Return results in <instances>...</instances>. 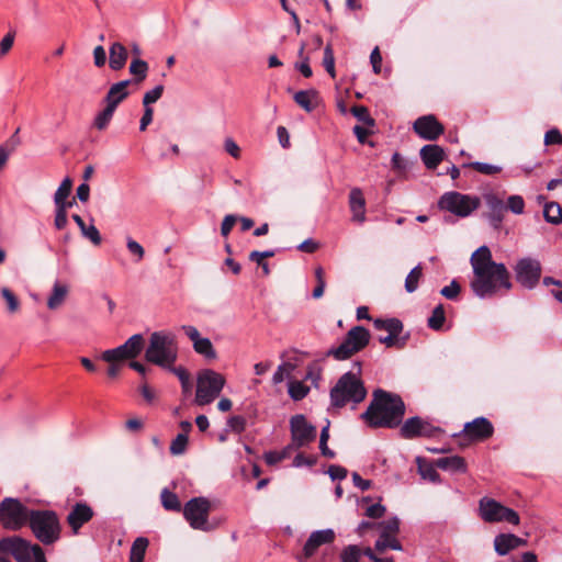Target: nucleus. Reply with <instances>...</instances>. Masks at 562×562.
I'll list each match as a JSON object with an SVG mask.
<instances>
[{
  "instance_id": "1",
  "label": "nucleus",
  "mask_w": 562,
  "mask_h": 562,
  "mask_svg": "<svg viewBox=\"0 0 562 562\" xmlns=\"http://www.w3.org/2000/svg\"><path fill=\"white\" fill-rule=\"evenodd\" d=\"M470 263L473 270L470 288L477 297L490 299L513 288L506 266L493 260L487 246L479 247L472 254Z\"/></svg>"
},
{
  "instance_id": "2",
  "label": "nucleus",
  "mask_w": 562,
  "mask_h": 562,
  "mask_svg": "<svg viewBox=\"0 0 562 562\" xmlns=\"http://www.w3.org/2000/svg\"><path fill=\"white\" fill-rule=\"evenodd\" d=\"M405 415V404L397 394L384 390H375L368 408L361 419L371 428H396Z\"/></svg>"
},
{
  "instance_id": "3",
  "label": "nucleus",
  "mask_w": 562,
  "mask_h": 562,
  "mask_svg": "<svg viewBox=\"0 0 562 562\" xmlns=\"http://www.w3.org/2000/svg\"><path fill=\"white\" fill-rule=\"evenodd\" d=\"M178 358V345L175 334L154 331L145 350V359L164 369H171Z\"/></svg>"
},
{
  "instance_id": "4",
  "label": "nucleus",
  "mask_w": 562,
  "mask_h": 562,
  "mask_svg": "<svg viewBox=\"0 0 562 562\" xmlns=\"http://www.w3.org/2000/svg\"><path fill=\"white\" fill-rule=\"evenodd\" d=\"M27 525L33 536L44 546H52L60 539L61 524L52 509H32Z\"/></svg>"
},
{
  "instance_id": "5",
  "label": "nucleus",
  "mask_w": 562,
  "mask_h": 562,
  "mask_svg": "<svg viewBox=\"0 0 562 562\" xmlns=\"http://www.w3.org/2000/svg\"><path fill=\"white\" fill-rule=\"evenodd\" d=\"M367 396L363 382L353 372L344 373L330 390V402L334 407L341 408L347 403H361Z\"/></svg>"
},
{
  "instance_id": "6",
  "label": "nucleus",
  "mask_w": 562,
  "mask_h": 562,
  "mask_svg": "<svg viewBox=\"0 0 562 562\" xmlns=\"http://www.w3.org/2000/svg\"><path fill=\"white\" fill-rule=\"evenodd\" d=\"M225 382L224 375L212 369L199 372L195 392L196 405L204 406L212 403L221 394Z\"/></svg>"
},
{
  "instance_id": "7",
  "label": "nucleus",
  "mask_w": 562,
  "mask_h": 562,
  "mask_svg": "<svg viewBox=\"0 0 562 562\" xmlns=\"http://www.w3.org/2000/svg\"><path fill=\"white\" fill-rule=\"evenodd\" d=\"M30 516L31 510L19 498L5 497L0 502V524L8 530H20Z\"/></svg>"
},
{
  "instance_id": "8",
  "label": "nucleus",
  "mask_w": 562,
  "mask_h": 562,
  "mask_svg": "<svg viewBox=\"0 0 562 562\" xmlns=\"http://www.w3.org/2000/svg\"><path fill=\"white\" fill-rule=\"evenodd\" d=\"M370 341V331L363 326L352 327L346 335L344 341L330 349L327 355L337 360H346L362 350Z\"/></svg>"
},
{
  "instance_id": "9",
  "label": "nucleus",
  "mask_w": 562,
  "mask_h": 562,
  "mask_svg": "<svg viewBox=\"0 0 562 562\" xmlns=\"http://www.w3.org/2000/svg\"><path fill=\"white\" fill-rule=\"evenodd\" d=\"M479 515L485 522H508L519 525L520 518L516 510L504 506L494 498L484 496L479 501Z\"/></svg>"
},
{
  "instance_id": "10",
  "label": "nucleus",
  "mask_w": 562,
  "mask_h": 562,
  "mask_svg": "<svg viewBox=\"0 0 562 562\" xmlns=\"http://www.w3.org/2000/svg\"><path fill=\"white\" fill-rule=\"evenodd\" d=\"M5 552L11 554L18 562L43 561L44 550L40 544L31 543L20 537H9L0 540Z\"/></svg>"
},
{
  "instance_id": "11",
  "label": "nucleus",
  "mask_w": 562,
  "mask_h": 562,
  "mask_svg": "<svg viewBox=\"0 0 562 562\" xmlns=\"http://www.w3.org/2000/svg\"><path fill=\"white\" fill-rule=\"evenodd\" d=\"M438 205L441 210H446L459 217H467L473 211L479 209L481 205V200L477 196H471L457 191H451L445 193L440 198Z\"/></svg>"
},
{
  "instance_id": "12",
  "label": "nucleus",
  "mask_w": 562,
  "mask_h": 562,
  "mask_svg": "<svg viewBox=\"0 0 562 562\" xmlns=\"http://www.w3.org/2000/svg\"><path fill=\"white\" fill-rule=\"evenodd\" d=\"M211 503L205 497H194L186 503L183 516L193 529L210 531L213 526L209 524Z\"/></svg>"
},
{
  "instance_id": "13",
  "label": "nucleus",
  "mask_w": 562,
  "mask_h": 562,
  "mask_svg": "<svg viewBox=\"0 0 562 562\" xmlns=\"http://www.w3.org/2000/svg\"><path fill=\"white\" fill-rule=\"evenodd\" d=\"M292 446L295 449L307 446L316 439V427L310 424L306 417L297 414L290 419Z\"/></svg>"
},
{
  "instance_id": "14",
  "label": "nucleus",
  "mask_w": 562,
  "mask_h": 562,
  "mask_svg": "<svg viewBox=\"0 0 562 562\" xmlns=\"http://www.w3.org/2000/svg\"><path fill=\"white\" fill-rule=\"evenodd\" d=\"M439 432H442L440 427L435 426L430 422L418 416L406 419L400 430L401 436L405 439H413L416 437L430 438L437 436Z\"/></svg>"
},
{
  "instance_id": "15",
  "label": "nucleus",
  "mask_w": 562,
  "mask_h": 562,
  "mask_svg": "<svg viewBox=\"0 0 562 562\" xmlns=\"http://www.w3.org/2000/svg\"><path fill=\"white\" fill-rule=\"evenodd\" d=\"M517 281L527 289H533L541 277L540 261L532 258H522L515 266Z\"/></svg>"
},
{
  "instance_id": "16",
  "label": "nucleus",
  "mask_w": 562,
  "mask_h": 562,
  "mask_svg": "<svg viewBox=\"0 0 562 562\" xmlns=\"http://www.w3.org/2000/svg\"><path fill=\"white\" fill-rule=\"evenodd\" d=\"M493 435V424L485 417H476L472 422L465 423L462 431L456 436L467 438L470 441L481 442L490 439Z\"/></svg>"
},
{
  "instance_id": "17",
  "label": "nucleus",
  "mask_w": 562,
  "mask_h": 562,
  "mask_svg": "<svg viewBox=\"0 0 562 562\" xmlns=\"http://www.w3.org/2000/svg\"><path fill=\"white\" fill-rule=\"evenodd\" d=\"M413 128L417 135L427 140H436L445 132L443 125L432 114L418 117Z\"/></svg>"
},
{
  "instance_id": "18",
  "label": "nucleus",
  "mask_w": 562,
  "mask_h": 562,
  "mask_svg": "<svg viewBox=\"0 0 562 562\" xmlns=\"http://www.w3.org/2000/svg\"><path fill=\"white\" fill-rule=\"evenodd\" d=\"M93 513L92 507L83 502L76 503L71 507L66 520L75 535L79 532L85 524L92 519Z\"/></svg>"
},
{
  "instance_id": "19",
  "label": "nucleus",
  "mask_w": 562,
  "mask_h": 562,
  "mask_svg": "<svg viewBox=\"0 0 562 562\" xmlns=\"http://www.w3.org/2000/svg\"><path fill=\"white\" fill-rule=\"evenodd\" d=\"M335 540V532L333 529H323L313 531L303 548V558L307 560L317 551L323 544H329Z\"/></svg>"
},
{
  "instance_id": "20",
  "label": "nucleus",
  "mask_w": 562,
  "mask_h": 562,
  "mask_svg": "<svg viewBox=\"0 0 562 562\" xmlns=\"http://www.w3.org/2000/svg\"><path fill=\"white\" fill-rule=\"evenodd\" d=\"M527 541L514 533H499L494 539V549L498 555H506L512 550L522 547Z\"/></svg>"
},
{
  "instance_id": "21",
  "label": "nucleus",
  "mask_w": 562,
  "mask_h": 562,
  "mask_svg": "<svg viewBox=\"0 0 562 562\" xmlns=\"http://www.w3.org/2000/svg\"><path fill=\"white\" fill-rule=\"evenodd\" d=\"M486 206L488 207V221L494 228H498L503 222L506 206L504 202L495 194L490 193L484 196Z\"/></svg>"
},
{
  "instance_id": "22",
  "label": "nucleus",
  "mask_w": 562,
  "mask_h": 562,
  "mask_svg": "<svg viewBox=\"0 0 562 562\" xmlns=\"http://www.w3.org/2000/svg\"><path fill=\"white\" fill-rule=\"evenodd\" d=\"M349 207L353 222L361 224L366 221V200L360 188H353L350 190Z\"/></svg>"
},
{
  "instance_id": "23",
  "label": "nucleus",
  "mask_w": 562,
  "mask_h": 562,
  "mask_svg": "<svg viewBox=\"0 0 562 562\" xmlns=\"http://www.w3.org/2000/svg\"><path fill=\"white\" fill-rule=\"evenodd\" d=\"M420 158L427 169H436L443 160L445 150L439 145H425L420 149Z\"/></svg>"
},
{
  "instance_id": "24",
  "label": "nucleus",
  "mask_w": 562,
  "mask_h": 562,
  "mask_svg": "<svg viewBox=\"0 0 562 562\" xmlns=\"http://www.w3.org/2000/svg\"><path fill=\"white\" fill-rule=\"evenodd\" d=\"M131 82L132 81L127 79L112 85L104 98L105 103L116 109L117 105L128 97L127 87Z\"/></svg>"
},
{
  "instance_id": "25",
  "label": "nucleus",
  "mask_w": 562,
  "mask_h": 562,
  "mask_svg": "<svg viewBox=\"0 0 562 562\" xmlns=\"http://www.w3.org/2000/svg\"><path fill=\"white\" fill-rule=\"evenodd\" d=\"M128 58L126 47L120 43L114 42L109 48V66L112 70H121L124 68Z\"/></svg>"
},
{
  "instance_id": "26",
  "label": "nucleus",
  "mask_w": 562,
  "mask_h": 562,
  "mask_svg": "<svg viewBox=\"0 0 562 562\" xmlns=\"http://www.w3.org/2000/svg\"><path fill=\"white\" fill-rule=\"evenodd\" d=\"M436 467L452 473H465L468 465L465 459L460 456L442 457L436 460Z\"/></svg>"
},
{
  "instance_id": "27",
  "label": "nucleus",
  "mask_w": 562,
  "mask_h": 562,
  "mask_svg": "<svg viewBox=\"0 0 562 562\" xmlns=\"http://www.w3.org/2000/svg\"><path fill=\"white\" fill-rule=\"evenodd\" d=\"M294 101L306 112H312L318 103V93L314 89L301 90L294 94Z\"/></svg>"
},
{
  "instance_id": "28",
  "label": "nucleus",
  "mask_w": 562,
  "mask_h": 562,
  "mask_svg": "<svg viewBox=\"0 0 562 562\" xmlns=\"http://www.w3.org/2000/svg\"><path fill=\"white\" fill-rule=\"evenodd\" d=\"M69 292V288L67 284L60 283L59 281H56L53 285L52 294L49 295L47 300V307L49 310H57L60 307Z\"/></svg>"
},
{
  "instance_id": "29",
  "label": "nucleus",
  "mask_w": 562,
  "mask_h": 562,
  "mask_svg": "<svg viewBox=\"0 0 562 562\" xmlns=\"http://www.w3.org/2000/svg\"><path fill=\"white\" fill-rule=\"evenodd\" d=\"M144 337L140 334H135L130 337L123 345L119 346L127 359L137 357L144 348Z\"/></svg>"
},
{
  "instance_id": "30",
  "label": "nucleus",
  "mask_w": 562,
  "mask_h": 562,
  "mask_svg": "<svg viewBox=\"0 0 562 562\" xmlns=\"http://www.w3.org/2000/svg\"><path fill=\"white\" fill-rule=\"evenodd\" d=\"M149 541L145 537H138L134 540L131 552L130 562H144L145 553L148 548Z\"/></svg>"
},
{
  "instance_id": "31",
  "label": "nucleus",
  "mask_w": 562,
  "mask_h": 562,
  "mask_svg": "<svg viewBox=\"0 0 562 562\" xmlns=\"http://www.w3.org/2000/svg\"><path fill=\"white\" fill-rule=\"evenodd\" d=\"M373 325L378 330H386L389 334L394 335H400L403 330V323L398 318H376Z\"/></svg>"
},
{
  "instance_id": "32",
  "label": "nucleus",
  "mask_w": 562,
  "mask_h": 562,
  "mask_svg": "<svg viewBox=\"0 0 562 562\" xmlns=\"http://www.w3.org/2000/svg\"><path fill=\"white\" fill-rule=\"evenodd\" d=\"M161 505L166 510L180 512L181 503L176 493L164 488L160 493Z\"/></svg>"
},
{
  "instance_id": "33",
  "label": "nucleus",
  "mask_w": 562,
  "mask_h": 562,
  "mask_svg": "<svg viewBox=\"0 0 562 562\" xmlns=\"http://www.w3.org/2000/svg\"><path fill=\"white\" fill-rule=\"evenodd\" d=\"M386 549L397 551H401L403 549L401 542L396 538V535H390L386 537L380 535L379 539L375 541V550L382 553Z\"/></svg>"
},
{
  "instance_id": "34",
  "label": "nucleus",
  "mask_w": 562,
  "mask_h": 562,
  "mask_svg": "<svg viewBox=\"0 0 562 562\" xmlns=\"http://www.w3.org/2000/svg\"><path fill=\"white\" fill-rule=\"evenodd\" d=\"M543 216L548 223L560 224L562 222V209L557 202H549L544 205Z\"/></svg>"
},
{
  "instance_id": "35",
  "label": "nucleus",
  "mask_w": 562,
  "mask_h": 562,
  "mask_svg": "<svg viewBox=\"0 0 562 562\" xmlns=\"http://www.w3.org/2000/svg\"><path fill=\"white\" fill-rule=\"evenodd\" d=\"M130 72L134 76L135 82H142L147 77L148 64L139 58H134L130 65Z\"/></svg>"
},
{
  "instance_id": "36",
  "label": "nucleus",
  "mask_w": 562,
  "mask_h": 562,
  "mask_svg": "<svg viewBox=\"0 0 562 562\" xmlns=\"http://www.w3.org/2000/svg\"><path fill=\"white\" fill-rule=\"evenodd\" d=\"M115 110L116 109L106 104L105 108L94 117V127L99 131H103L104 128H106V126L113 117Z\"/></svg>"
},
{
  "instance_id": "37",
  "label": "nucleus",
  "mask_w": 562,
  "mask_h": 562,
  "mask_svg": "<svg viewBox=\"0 0 562 562\" xmlns=\"http://www.w3.org/2000/svg\"><path fill=\"white\" fill-rule=\"evenodd\" d=\"M422 276H423L422 265H417L409 271V273L407 274V277L405 279V290L408 293H413L417 290L418 282L420 280Z\"/></svg>"
},
{
  "instance_id": "38",
  "label": "nucleus",
  "mask_w": 562,
  "mask_h": 562,
  "mask_svg": "<svg viewBox=\"0 0 562 562\" xmlns=\"http://www.w3.org/2000/svg\"><path fill=\"white\" fill-rule=\"evenodd\" d=\"M72 189V180L69 177H66L59 187L57 188L54 194V203L55 205H63V200L68 199Z\"/></svg>"
},
{
  "instance_id": "39",
  "label": "nucleus",
  "mask_w": 562,
  "mask_h": 562,
  "mask_svg": "<svg viewBox=\"0 0 562 562\" xmlns=\"http://www.w3.org/2000/svg\"><path fill=\"white\" fill-rule=\"evenodd\" d=\"M289 395L293 401L303 400L310 392V387L300 381L289 382Z\"/></svg>"
},
{
  "instance_id": "40",
  "label": "nucleus",
  "mask_w": 562,
  "mask_h": 562,
  "mask_svg": "<svg viewBox=\"0 0 562 562\" xmlns=\"http://www.w3.org/2000/svg\"><path fill=\"white\" fill-rule=\"evenodd\" d=\"M195 352L204 356L207 359H215L216 351L209 338H201L193 345Z\"/></svg>"
},
{
  "instance_id": "41",
  "label": "nucleus",
  "mask_w": 562,
  "mask_h": 562,
  "mask_svg": "<svg viewBox=\"0 0 562 562\" xmlns=\"http://www.w3.org/2000/svg\"><path fill=\"white\" fill-rule=\"evenodd\" d=\"M446 321V314L443 306L439 304L436 306L431 313V316L428 318V327L435 330L441 329L443 326V323Z\"/></svg>"
},
{
  "instance_id": "42",
  "label": "nucleus",
  "mask_w": 562,
  "mask_h": 562,
  "mask_svg": "<svg viewBox=\"0 0 562 562\" xmlns=\"http://www.w3.org/2000/svg\"><path fill=\"white\" fill-rule=\"evenodd\" d=\"M436 464L431 463H420L418 464V471L419 474L424 480H428L432 483H439L440 482V475L436 470Z\"/></svg>"
},
{
  "instance_id": "43",
  "label": "nucleus",
  "mask_w": 562,
  "mask_h": 562,
  "mask_svg": "<svg viewBox=\"0 0 562 562\" xmlns=\"http://www.w3.org/2000/svg\"><path fill=\"white\" fill-rule=\"evenodd\" d=\"M173 374H176L181 383L182 392L184 395H188L191 393L192 384L190 382V376L187 372V370L182 367L175 368L172 367L169 369Z\"/></svg>"
},
{
  "instance_id": "44",
  "label": "nucleus",
  "mask_w": 562,
  "mask_h": 562,
  "mask_svg": "<svg viewBox=\"0 0 562 562\" xmlns=\"http://www.w3.org/2000/svg\"><path fill=\"white\" fill-rule=\"evenodd\" d=\"M464 167H470L480 173L488 175V176L496 175L502 171V167H499V166L481 162V161L470 162V164L464 165Z\"/></svg>"
},
{
  "instance_id": "45",
  "label": "nucleus",
  "mask_w": 562,
  "mask_h": 562,
  "mask_svg": "<svg viewBox=\"0 0 562 562\" xmlns=\"http://www.w3.org/2000/svg\"><path fill=\"white\" fill-rule=\"evenodd\" d=\"M1 295L7 303V310L10 314H14L20 310V301L10 289L2 288Z\"/></svg>"
},
{
  "instance_id": "46",
  "label": "nucleus",
  "mask_w": 562,
  "mask_h": 562,
  "mask_svg": "<svg viewBox=\"0 0 562 562\" xmlns=\"http://www.w3.org/2000/svg\"><path fill=\"white\" fill-rule=\"evenodd\" d=\"M295 369V366L291 362L281 363L277 371L273 373L272 382L273 384H280L284 381L285 378L290 376L292 371Z\"/></svg>"
},
{
  "instance_id": "47",
  "label": "nucleus",
  "mask_w": 562,
  "mask_h": 562,
  "mask_svg": "<svg viewBox=\"0 0 562 562\" xmlns=\"http://www.w3.org/2000/svg\"><path fill=\"white\" fill-rule=\"evenodd\" d=\"M351 113L358 121L362 122L364 125H374V120L370 115L368 108L363 105H355L351 108Z\"/></svg>"
},
{
  "instance_id": "48",
  "label": "nucleus",
  "mask_w": 562,
  "mask_h": 562,
  "mask_svg": "<svg viewBox=\"0 0 562 562\" xmlns=\"http://www.w3.org/2000/svg\"><path fill=\"white\" fill-rule=\"evenodd\" d=\"M323 65L331 78L336 77L334 50L330 44L324 49Z\"/></svg>"
},
{
  "instance_id": "49",
  "label": "nucleus",
  "mask_w": 562,
  "mask_h": 562,
  "mask_svg": "<svg viewBox=\"0 0 562 562\" xmlns=\"http://www.w3.org/2000/svg\"><path fill=\"white\" fill-rule=\"evenodd\" d=\"M188 446V436L186 434H178L170 445V453L180 456L184 453Z\"/></svg>"
},
{
  "instance_id": "50",
  "label": "nucleus",
  "mask_w": 562,
  "mask_h": 562,
  "mask_svg": "<svg viewBox=\"0 0 562 562\" xmlns=\"http://www.w3.org/2000/svg\"><path fill=\"white\" fill-rule=\"evenodd\" d=\"M379 527L381 528L380 535H383V537L390 535H397L400 531V520L397 517H393L391 519L380 522Z\"/></svg>"
},
{
  "instance_id": "51",
  "label": "nucleus",
  "mask_w": 562,
  "mask_h": 562,
  "mask_svg": "<svg viewBox=\"0 0 562 562\" xmlns=\"http://www.w3.org/2000/svg\"><path fill=\"white\" fill-rule=\"evenodd\" d=\"M362 551L358 546L350 544L341 552V562H359Z\"/></svg>"
},
{
  "instance_id": "52",
  "label": "nucleus",
  "mask_w": 562,
  "mask_h": 562,
  "mask_svg": "<svg viewBox=\"0 0 562 562\" xmlns=\"http://www.w3.org/2000/svg\"><path fill=\"white\" fill-rule=\"evenodd\" d=\"M162 92H164V86L162 85H158L154 89L147 91L144 94V97H143V104H144V106L145 108H150L149 105L151 103H155L156 101H158L161 98Z\"/></svg>"
},
{
  "instance_id": "53",
  "label": "nucleus",
  "mask_w": 562,
  "mask_h": 562,
  "mask_svg": "<svg viewBox=\"0 0 562 562\" xmlns=\"http://www.w3.org/2000/svg\"><path fill=\"white\" fill-rule=\"evenodd\" d=\"M120 350H121L120 347H116L113 349H108L102 352L101 359L105 362H113V363H117L122 360L127 359L126 356Z\"/></svg>"
},
{
  "instance_id": "54",
  "label": "nucleus",
  "mask_w": 562,
  "mask_h": 562,
  "mask_svg": "<svg viewBox=\"0 0 562 562\" xmlns=\"http://www.w3.org/2000/svg\"><path fill=\"white\" fill-rule=\"evenodd\" d=\"M246 418L240 415H235L228 418L227 427L229 430L240 434L246 429Z\"/></svg>"
},
{
  "instance_id": "55",
  "label": "nucleus",
  "mask_w": 562,
  "mask_h": 562,
  "mask_svg": "<svg viewBox=\"0 0 562 562\" xmlns=\"http://www.w3.org/2000/svg\"><path fill=\"white\" fill-rule=\"evenodd\" d=\"M461 286L457 280H452L451 283L447 286H443L440 291V294L448 300H454L460 294Z\"/></svg>"
},
{
  "instance_id": "56",
  "label": "nucleus",
  "mask_w": 562,
  "mask_h": 562,
  "mask_svg": "<svg viewBox=\"0 0 562 562\" xmlns=\"http://www.w3.org/2000/svg\"><path fill=\"white\" fill-rule=\"evenodd\" d=\"M55 220L54 225L56 229L61 231L68 224L67 213L64 211V205H55Z\"/></svg>"
},
{
  "instance_id": "57",
  "label": "nucleus",
  "mask_w": 562,
  "mask_h": 562,
  "mask_svg": "<svg viewBox=\"0 0 562 562\" xmlns=\"http://www.w3.org/2000/svg\"><path fill=\"white\" fill-rule=\"evenodd\" d=\"M15 38L14 32L7 33L0 41V59H2L13 47Z\"/></svg>"
},
{
  "instance_id": "58",
  "label": "nucleus",
  "mask_w": 562,
  "mask_h": 562,
  "mask_svg": "<svg viewBox=\"0 0 562 562\" xmlns=\"http://www.w3.org/2000/svg\"><path fill=\"white\" fill-rule=\"evenodd\" d=\"M81 234L95 246H99L102 241L100 232L93 224L86 226Z\"/></svg>"
},
{
  "instance_id": "59",
  "label": "nucleus",
  "mask_w": 562,
  "mask_h": 562,
  "mask_svg": "<svg viewBox=\"0 0 562 562\" xmlns=\"http://www.w3.org/2000/svg\"><path fill=\"white\" fill-rule=\"evenodd\" d=\"M507 207L515 214H521L525 209V201L520 195H510Z\"/></svg>"
},
{
  "instance_id": "60",
  "label": "nucleus",
  "mask_w": 562,
  "mask_h": 562,
  "mask_svg": "<svg viewBox=\"0 0 562 562\" xmlns=\"http://www.w3.org/2000/svg\"><path fill=\"white\" fill-rule=\"evenodd\" d=\"M400 335L389 334L385 337H379V341L385 345L387 348L390 347H403L405 345V339H400Z\"/></svg>"
},
{
  "instance_id": "61",
  "label": "nucleus",
  "mask_w": 562,
  "mask_h": 562,
  "mask_svg": "<svg viewBox=\"0 0 562 562\" xmlns=\"http://www.w3.org/2000/svg\"><path fill=\"white\" fill-rule=\"evenodd\" d=\"M392 168L400 175L404 173L408 167V162L398 153H394L392 156Z\"/></svg>"
},
{
  "instance_id": "62",
  "label": "nucleus",
  "mask_w": 562,
  "mask_h": 562,
  "mask_svg": "<svg viewBox=\"0 0 562 562\" xmlns=\"http://www.w3.org/2000/svg\"><path fill=\"white\" fill-rule=\"evenodd\" d=\"M328 475L333 481L335 480H344L347 477L348 471L346 468L341 465L331 464L327 470Z\"/></svg>"
},
{
  "instance_id": "63",
  "label": "nucleus",
  "mask_w": 562,
  "mask_h": 562,
  "mask_svg": "<svg viewBox=\"0 0 562 562\" xmlns=\"http://www.w3.org/2000/svg\"><path fill=\"white\" fill-rule=\"evenodd\" d=\"M237 221H238V217L236 215H233V214L226 215L221 225L222 236L227 237Z\"/></svg>"
},
{
  "instance_id": "64",
  "label": "nucleus",
  "mask_w": 562,
  "mask_h": 562,
  "mask_svg": "<svg viewBox=\"0 0 562 562\" xmlns=\"http://www.w3.org/2000/svg\"><path fill=\"white\" fill-rule=\"evenodd\" d=\"M544 144L546 145H562V134L557 130H549L544 135Z\"/></svg>"
}]
</instances>
